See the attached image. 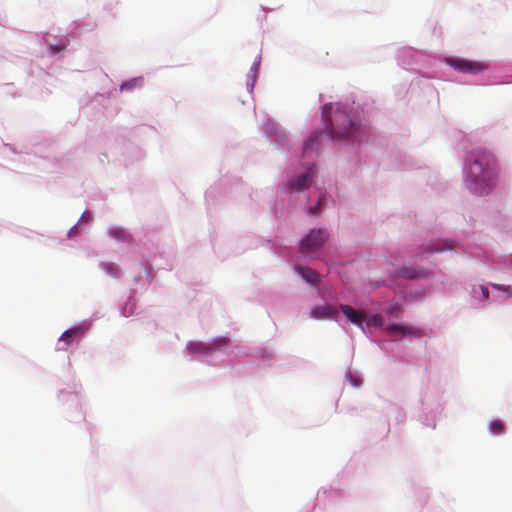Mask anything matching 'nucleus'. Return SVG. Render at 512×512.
I'll return each instance as SVG.
<instances>
[{
	"instance_id": "9",
	"label": "nucleus",
	"mask_w": 512,
	"mask_h": 512,
	"mask_svg": "<svg viewBox=\"0 0 512 512\" xmlns=\"http://www.w3.org/2000/svg\"><path fill=\"white\" fill-rule=\"evenodd\" d=\"M296 270L308 283L316 284L318 282L319 275L315 270L303 266H296Z\"/></svg>"
},
{
	"instance_id": "21",
	"label": "nucleus",
	"mask_w": 512,
	"mask_h": 512,
	"mask_svg": "<svg viewBox=\"0 0 512 512\" xmlns=\"http://www.w3.org/2000/svg\"><path fill=\"white\" fill-rule=\"evenodd\" d=\"M105 267L107 268V270H109L110 272H113V269H112V265L109 264V265H105Z\"/></svg>"
},
{
	"instance_id": "23",
	"label": "nucleus",
	"mask_w": 512,
	"mask_h": 512,
	"mask_svg": "<svg viewBox=\"0 0 512 512\" xmlns=\"http://www.w3.org/2000/svg\"><path fill=\"white\" fill-rule=\"evenodd\" d=\"M431 251H432V252H440V251H442V248H434V249H432Z\"/></svg>"
},
{
	"instance_id": "16",
	"label": "nucleus",
	"mask_w": 512,
	"mask_h": 512,
	"mask_svg": "<svg viewBox=\"0 0 512 512\" xmlns=\"http://www.w3.org/2000/svg\"><path fill=\"white\" fill-rule=\"evenodd\" d=\"M110 235L115 238H120L123 232L120 229H111L109 231Z\"/></svg>"
},
{
	"instance_id": "2",
	"label": "nucleus",
	"mask_w": 512,
	"mask_h": 512,
	"mask_svg": "<svg viewBox=\"0 0 512 512\" xmlns=\"http://www.w3.org/2000/svg\"><path fill=\"white\" fill-rule=\"evenodd\" d=\"M332 109L331 104H326L322 108V118L328 132L338 139L352 137L359 127L356 118L340 107L333 112Z\"/></svg>"
},
{
	"instance_id": "11",
	"label": "nucleus",
	"mask_w": 512,
	"mask_h": 512,
	"mask_svg": "<svg viewBox=\"0 0 512 512\" xmlns=\"http://www.w3.org/2000/svg\"><path fill=\"white\" fill-rule=\"evenodd\" d=\"M320 138H321L320 132H316V133L312 134L304 143L305 152L315 149L319 144Z\"/></svg>"
},
{
	"instance_id": "12",
	"label": "nucleus",
	"mask_w": 512,
	"mask_h": 512,
	"mask_svg": "<svg viewBox=\"0 0 512 512\" xmlns=\"http://www.w3.org/2000/svg\"><path fill=\"white\" fill-rule=\"evenodd\" d=\"M401 275L405 278H408V279H417V278H424L425 277V273L424 272H419L413 268H405L402 270V273Z\"/></svg>"
},
{
	"instance_id": "5",
	"label": "nucleus",
	"mask_w": 512,
	"mask_h": 512,
	"mask_svg": "<svg viewBox=\"0 0 512 512\" xmlns=\"http://www.w3.org/2000/svg\"><path fill=\"white\" fill-rule=\"evenodd\" d=\"M313 177L314 168L312 167L306 173L299 175L295 180L289 182L288 187L291 190L301 191L310 185Z\"/></svg>"
},
{
	"instance_id": "22",
	"label": "nucleus",
	"mask_w": 512,
	"mask_h": 512,
	"mask_svg": "<svg viewBox=\"0 0 512 512\" xmlns=\"http://www.w3.org/2000/svg\"><path fill=\"white\" fill-rule=\"evenodd\" d=\"M105 267L107 268V270H109L110 272H113V269H112V265L109 264V265H105Z\"/></svg>"
},
{
	"instance_id": "8",
	"label": "nucleus",
	"mask_w": 512,
	"mask_h": 512,
	"mask_svg": "<svg viewBox=\"0 0 512 512\" xmlns=\"http://www.w3.org/2000/svg\"><path fill=\"white\" fill-rule=\"evenodd\" d=\"M386 331L391 336H397L400 334L401 335H417V336H419L421 334L420 331L414 327H410V326L406 327V326H402V325H398V324L388 325L386 327Z\"/></svg>"
},
{
	"instance_id": "17",
	"label": "nucleus",
	"mask_w": 512,
	"mask_h": 512,
	"mask_svg": "<svg viewBox=\"0 0 512 512\" xmlns=\"http://www.w3.org/2000/svg\"><path fill=\"white\" fill-rule=\"evenodd\" d=\"M372 322H373L374 324H376V325L381 324V322H382V317H381V315H378V314H377V315L373 316V318H372Z\"/></svg>"
},
{
	"instance_id": "19",
	"label": "nucleus",
	"mask_w": 512,
	"mask_h": 512,
	"mask_svg": "<svg viewBox=\"0 0 512 512\" xmlns=\"http://www.w3.org/2000/svg\"><path fill=\"white\" fill-rule=\"evenodd\" d=\"M91 215L89 212H84L82 214V219H84L85 221H88L90 219Z\"/></svg>"
},
{
	"instance_id": "20",
	"label": "nucleus",
	"mask_w": 512,
	"mask_h": 512,
	"mask_svg": "<svg viewBox=\"0 0 512 512\" xmlns=\"http://www.w3.org/2000/svg\"><path fill=\"white\" fill-rule=\"evenodd\" d=\"M192 349L202 350V344H191Z\"/></svg>"
},
{
	"instance_id": "18",
	"label": "nucleus",
	"mask_w": 512,
	"mask_h": 512,
	"mask_svg": "<svg viewBox=\"0 0 512 512\" xmlns=\"http://www.w3.org/2000/svg\"><path fill=\"white\" fill-rule=\"evenodd\" d=\"M481 291H482V295H483L484 298H488L489 297V290H488V288L481 287Z\"/></svg>"
},
{
	"instance_id": "15",
	"label": "nucleus",
	"mask_w": 512,
	"mask_h": 512,
	"mask_svg": "<svg viewBox=\"0 0 512 512\" xmlns=\"http://www.w3.org/2000/svg\"><path fill=\"white\" fill-rule=\"evenodd\" d=\"M136 84H137V80H136V79L131 80V81H128V82L123 83V84L121 85V90H128V89H131V88H133Z\"/></svg>"
},
{
	"instance_id": "4",
	"label": "nucleus",
	"mask_w": 512,
	"mask_h": 512,
	"mask_svg": "<svg viewBox=\"0 0 512 512\" xmlns=\"http://www.w3.org/2000/svg\"><path fill=\"white\" fill-rule=\"evenodd\" d=\"M327 237L326 231L322 229L312 230L307 237L301 241L300 248L303 252L317 250L325 243Z\"/></svg>"
},
{
	"instance_id": "14",
	"label": "nucleus",
	"mask_w": 512,
	"mask_h": 512,
	"mask_svg": "<svg viewBox=\"0 0 512 512\" xmlns=\"http://www.w3.org/2000/svg\"><path fill=\"white\" fill-rule=\"evenodd\" d=\"M324 199H325V196H321L318 199L317 205L309 208V213L312 214V215H317V209H318L319 206L322 205V202H323Z\"/></svg>"
},
{
	"instance_id": "10",
	"label": "nucleus",
	"mask_w": 512,
	"mask_h": 512,
	"mask_svg": "<svg viewBox=\"0 0 512 512\" xmlns=\"http://www.w3.org/2000/svg\"><path fill=\"white\" fill-rule=\"evenodd\" d=\"M83 333L84 329L81 326L74 327L63 332L59 340L69 345L74 338L80 337Z\"/></svg>"
},
{
	"instance_id": "3",
	"label": "nucleus",
	"mask_w": 512,
	"mask_h": 512,
	"mask_svg": "<svg viewBox=\"0 0 512 512\" xmlns=\"http://www.w3.org/2000/svg\"><path fill=\"white\" fill-rule=\"evenodd\" d=\"M446 62L455 70L464 73L476 74L487 69V65L479 61H471L460 58H448L446 59Z\"/></svg>"
},
{
	"instance_id": "6",
	"label": "nucleus",
	"mask_w": 512,
	"mask_h": 512,
	"mask_svg": "<svg viewBox=\"0 0 512 512\" xmlns=\"http://www.w3.org/2000/svg\"><path fill=\"white\" fill-rule=\"evenodd\" d=\"M340 310L342 313L349 319L353 324L363 327V320L365 315L361 311H357L349 305L342 304L340 305Z\"/></svg>"
},
{
	"instance_id": "24",
	"label": "nucleus",
	"mask_w": 512,
	"mask_h": 512,
	"mask_svg": "<svg viewBox=\"0 0 512 512\" xmlns=\"http://www.w3.org/2000/svg\"><path fill=\"white\" fill-rule=\"evenodd\" d=\"M352 383H353V385H355V386H358V385L360 384L356 379H353Z\"/></svg>"
},
{
	"instance_id": "13",
	"label": "nucleus",
	"mask_w": 512,
	"mask_h": 512,
	"mask_svg": "<svg viewBox=\"0 0 512 512\" xmlns=\"http://www.w3.org/2000/svg\"><path fill=\"white\" fill-rule=\"evenodd\" d=\"M489 430L492 434H501L504 432V424L500 420H494L490 423Z\"/></svg>"
},
{
	"instance_id": "1",
	"label": "nucleus",
	"mask_w": 512,
	"mask_h": 512,
	"mask_svg": "<svg viewBox=\"0 0 512 512\" xmlns=\"http://www.w3.org/2000/svg\"><path fill=\"white\" fill-rule=\"evenodd\" d=\"M498 169L494 156L485 150L472 152L466 161L465 182L475 194L487 193L496 183Z\"/></svg>"
},
{
	"instance_id": "7",
	"label": "nucleus",
	"mask_w": 512,
	"mask_h": 512,
	"mask_svg": "<svg viewBox=\"0 0 512 512\" xmlns=\"http://www.w3.org/2000/svg\"><path fill=\"white\" fill-rule=\"evenodd\" d=\"M310 314L315 319H327L334 318L338 314V310L335 306L322 305L312 309Z\"/></svg>"
}]
</instances>
